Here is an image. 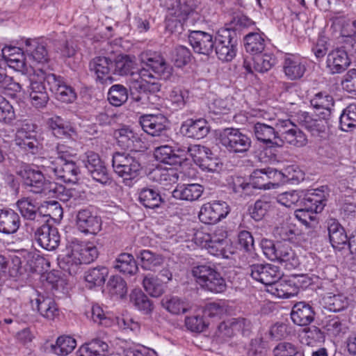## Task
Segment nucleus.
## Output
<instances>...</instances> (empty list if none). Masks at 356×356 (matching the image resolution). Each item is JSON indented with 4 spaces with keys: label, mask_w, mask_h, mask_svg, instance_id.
<instances>
[{
    "label": "nucleus",
    "mask_w": 356,
    "mask_h": 356,
    "mask_svg": "<svg viewBox=\"0 0 356 356\" xmlns=\"http://www.w3.org/2000/svg\"><path fill=\"white\" fill-rule=\"evenodd\" d=\"M143 66L137 74L134 72V61L129 56L120 55L112 60L113 74L120 76L131 74V87L139 92L155 93L161 90V84L156 79L167 80L172 74V67L160 53L151 50L140 54Z\"/></svg>",
    "instance_id": "1"
},
{
    "label": "nucleus",
    "mask_w": 356,
    "mask_h": 356,
    "mask_svg": "<svg viewBox=\"0 0 356 356\" xmlns=\"http://www.w3.org/2000/svg\"><path fill=\"white\" fill-rule=\"evenodd\" d=\"M191 273L196 283L205 291L220 293L227 289L225 278L216 266L211 262L200 263L193 266Z\"/></svg>",
    "instance_id": "2"
},
{
    "label": "nucleus",
    "mask_w": 356,
    "mask_h": 356,
    "mask_svg": "<svg viewBox=\"0 0 356 356\" xmlns=\"http://www.w3.org/2000/svg\"><path fill=\"white\" fill-rule=\"evenodd\" d=\"M16 173L21 178L25 188L33 193L50 197L56 188L55 182L47 179L40 170L29 164L23 163L18 168Z\"/></svg>",
    "instance_id": "3"
},
{
    "label": "nucleus",
    "mask_w": 356,
    "mask_h": 356,
    "mask_svg": "<svg viewBox=\"0 0 356 356\" xmlns=\"http://www.w3.org/2000/svg\"><path fill=\"white\" fill-rule=\"evenodd\" d=\"M261 248L268 259L277 261L286 268H295L300 264L299 259L289 243H274L271 240L264 238L261 241Z\"/></svg>",
    "instance_id": "4"
},
{
    "label": "nucleus",
    "mask_w": 356,
    "mask_h": 356,
    "mask_svg": "<svg viewBox=\"0 0 356 356\" xmlns=\"http://www.w3.org/2000/svg\"><path fill=\"white\" fill-rule=\"evenodd\" d=\"M219 144L229 154H246L252 146V140L241 129L227 127L219 131Z\"/></svg>",
    "instance_id": "5"
},
{
    "label": "nucleus",
    "mask_w": 356,
    "mask_h": 356,
    "mask_svg": "<svg viewBox=\"0 0 356 356\" xmlns=\"http://www.w3.org/2000/svg\"><path fill=\"white\" fill-rule=\"evenodd\" d=\"M238 38L232 28H220L215 35V51L219 60L228 62L233 60L238 50Z\"/></svg>",
    "instance_id": "6"
},
{
    "label": "nucleus",
    "mask_w": 356,
    "mask_h": 356,
    "mask_svg": "<svg viewBox=\"0 0 356 356\" xmlns=\"http://www.w3.org/2000/svg\"><path fill=\"white\" fill-rule=\"evenodd\" d=\"M127 152H115L112 156L113 171L124 180L136 178L142 169L140 159Z\"/></svg>",
    "instance_id": "7"
},
{
    "label": "nucleus",
    "mask_w": 356,
    "mask_h": 356,
    "mask_svg": "<svg viewBox=\"0 0 356 356\" xmlns=\"http://www.w3.org/2000/svg\"><path fill=\"white\" fill-rule=\"evenodd\" d=\"M16 205L25 221V227L27 232L33 230L34 227L44 220H49L50 215L43 214L38 204L34 203L29 197L18 200Z\"/></svg>",
    "instance_id": "8"
},
{
    "label": "nucleus",
    "mask_w": 356,
    "mask_h": 356,
    "mask_svg": "<svg viewBox=\"0 0 356 356\" xmlns=\"http://www.w3.org/2000/svg\"><path fill=\"white\" fill-rule=\"evenodd\" d=\"M49 221L44 220L29 232L34 234V239L40 247L47 250H54L59 245L60 234L57 228Z\"/></svg>",
    "instance_id": "9"
},
{
    "label": "nucleus",
    "mask_w": 356,
    "mask_h": 356,
    "mask_svg": "<svg viewBox=\"0 0 356 356\" xmlns=\"http://www.w3.org/2000/svg\"><path fill=\"white\" fill-rule=\"evenodd\" d=\"M44 80L47 81L49 90L55 95L56 98L64 103H72L76 99L74 89L68 85L65 79L54 74H45Z\"/></svg>",
    "instance_id": "10"
},
{
    "label": "nucleus",
    "mask_w": 356,
    "mask_h": 356,
    "mask_svg": "<svg viewBox=\"0 0 356 356\" xmlns=\"http://www.w3.org/2000/svg\"><path fill=\"white\" fill-rule=\"evenodd\" d=\"M248 273L254 280L265 285H269L270 289L282 275L278 266L270 264H252L248 268Z\"/></svg>",
    "instance_id": "11"
},
{
    "label": "nucleus",
    "mask_w": 356,
    "mask_h": 356,
    "mask_svg": "<svg viewBox=\"0 0 356 356\" xmlns=\"http://www.w3.org/2000/svg\"><path fill=\"white\" fill-rule=\"evenodd\" d=\"M230 212L228 204L224 201H213L204 204L198 217L204 224H215L225 218Z\"/></svg>",
    "instance_id": "12"
},
{
    "label": "nucleus",
    "mask_w": 356,
    "mask_h": 356,
    "mask_svg": "<svg viewBox=\"0 0 356 356\" xmlns=\"http://www.w3.org/2000/svg\"><path fill=\"white\" fill-rule=\"evenodd\" d=\"M143 130L152 136L167 138L168 120L163 115H144L139 118Z\"/></svg>",
    "instance_id": "13"
},
{
    "label": "nucleus",
    "mask_w": 356,
    "mask_h": 356,
    "mask_svg": "<svg viewBox=\"0 0 356 356\" xmlns=\"http://www.w3.org/2000/svg\"><path fill=\"white\" fill-rule=\"evenodd\" d=\"M112 60L107 56H96L89 63V70L96 76V81L108 84L113 81Z\"/></svg>",
    "instance_id": "14"
},
{
    "label": "nucleus",
    "mask_w": 356,
    "mask_h": 356,
    "mask_svg": "<svg viewBox=\"0 0 356 356\" xmlns=\"http://www.w3.org/2000/svg\"><path fill=\"white\" fill-rule=\"evenodd\" d=\"M48 168L58 179L65 183H76L79 179L80 169L73 160L63 162H51Z\"/></svg>",
    "instance_id": "15"
},
{
    "label": "nucleus",
    "mask_w": 356,
    "mask_h": 356,
    "mask_svg": "<svg viewBox=\"0 0 356 356\" xmlns=\"http://www.w3.org/2000/svg\"><path fill=\"white\" fill-rule=\"evenodd\" d=\"M328 237L332 247L336 251H341L346 248L349 236L344 227L335 218H328L326 222Z\"/></svg>",
    "instance_id": "16"
},
{
    "label": "nucleus",
    "mask_w": 356,
    "mask_h": 356,
    "mask_svg": "<svg viewBox=\"0 0 356 356\" xmlns=\"http://www.w3.org/2000/svg\"><path fill=\"white\" fill-rule=\"evenodd\" d=\"M76 224L78 229L84 234H97L102 229L101 218L89 209L77 212Z\"/></svg>",
    "instance_id": "17"
},
{
    "label": "nucleus",
    "mask_w": 356,
    "mask_h": 356,
    "mask_svg": "<svg viewBox=\"0 0 356 356\" xmlns=\"http://www.w3.org/2000/svg\"><path fill=\"white\" fill-rule=\"evenodd\" d=\"M45 75L42 76L34 75L30 79L29 85V97L31 104L37 108H42L46 106L49 97L47 91L45 83L47 81L44 80Z\"/></svg>",
    "instance_id": "18"
},
{
    "label": "nucleus",
    "mask_w": 356,
    "mask_h": 356,
    "mask_svg": "<svg viewBox=\"0 0 356 356\" xmlns=\"http://www.w3.org/2000/svg\"><path fill=\"white\" fill-rule=\"evenodd\" d=\"M188 41L195 53L205 56L211 55L215 47L213 35L202 31H191Z\"/></svg>",
    "instance_id": "19"
},
{
    "label": "nucleus",
    "mask_w": 356,
    "mask_h": 356,
    "mask_svg": "<svg viewBox=\"0 0 356 356\" xmlns=\"http://www.w3.org/2000/svg\"><path fill=\"white\" fill-rule=\"evenodd\" d=\"M68 250L72 252V254L80 259L82 264H90L94 261L99 255L97 247L92 243H86L76 238L72 239L68 245Z\"/></svg>",
    "instance_id": "20"
},
{
    "label": "nucleus",
    "mask_w": 356,
    "mask_h": 356,
    "mask_svg": "<svg viewBox=\"0 0 356 356\" xmlns=\"http://www.w3.org/2000/svg\"><path fill=\"white\" fill-rule=\"evenodd\" d=\"M31 303L33 308L35 307L39 314L48 320H54L59 316L58 306L51 297L37 292V297L32 299Z\"/></svg>",
    "instance_id": "21"
},
{
    "label": "nucleus",
    "mask_w": 356,
    "mask_h": 356,
    "mask_svg": "<svg viewBox=\"0 0 356 356\" xmlns=\"http://www.w3.org/2000/svg\"><path fill=\"white\" fill-rule=\"evenodd\" d=\"M187 152L192 157L193 161L204 170L209 172L216 170V163L211 162V150L204 145H192L187 148Z\"/></svg>",
    "instance_id": "22"
},
{
    "label": "nucleus",
    "mask_w": 356,
    "mask_h": 356,
    "mask_svg": "<svg viewBox=\"0 0 356 356\" xmlns=\"http://www.w3.org/2000/svg\"><path fill=\"white\" fill-rule=\"evenodd\" d=\"M253 133L256 139L270 147H282L278 142L279 134L275 128L271 125L261 122H257L253 126Z\"/></svg>",
    "instance_id": "23"
},
{
    "label": "nucleus",
    "mask_w": 356,
    "mask_h": 356,
    "mask_svg": "<svg viewBox=\"0 0 356 356\" xmlns=\"http://www.w3.org/2000/svg\"><path fill=\"white\" fill-rule=\"evenodd\" d=\"M283 70L285 76L289 80L300 79L307 70V61L295 55H287L284 60Z\"/></svg>",
    "instance_id": "24"
},
{
    "label": "nucleus",
    "mask_w": 356,
    "mask_h": 356,
    "mask_svg": "<svg viewBox=\"0 0 356 356\" xmlns=\"http://www.w3.org/2000/svg\"><path fill=\"white\" fill-rule=\"evenodd\" d=\"M326 64L331 74H340L349 67L350 60L343 47L336 48L327 54Z\"/></svg>",
    "instance_id": "25"
},
{
    "label": "nucleus",
    "mask_w": 356,
    "mask_h": 356,
    "mask_svg": "<svg viewBox=\"0 0 356 356\" xmlns=\"http://www.w3.org/2000/svg\"><path fill=\"white\" fill-rule=\"evenodd\" d=\"M181 134L191 138L200 140L204 138L209 132V127L206 120L188 119L181 126Z\"/></svg>",
    "instance_id": "26"
},
{
    "label": "nucleus",
    "mask_w": 356,
    "mask_h": 356,
    "mask_svg": "<svg viewBox=\"0 0 356 356\" xmlns=\"http://www.w3.org/2000/svg\"><path fill=\"white\" fill-rule=\"evenodd\" d=\"M21 226L20 216L13 209H0V233L10 235L17 232Z\"/></svg>",
    "instance_id": "27"
},
{
    "label": "nucleus",
    "mask_w": 356,
    "mask_h": 356,
    "mask_svg": "<svg viewBox=\"0 0 356 356\" xmlns=\"http://www.w3.org/2000/svg\"><path fill=\"white\" fill-rule=\"evenodd\" d=\"M327 17L331 22L330 29L333 33L342 37H350L354 35L350 20L343 12H330Z\"/></svg>",
    "instance_id": "28"
},
{
    "label": "nucleus",
    "mask_w": 356,
    "mask_h": 356,
    "mask_svg": "<svg viewBox=\"0 0 356 356\" xmlns=\"http://www.w3.org/2000/svg\"><path fill=\"white\" fill-rule=\"evenodd\" d=\"M315 312L313 307L305 302L295 304L291 312L292 321L299 326H306L314 320Z\"/></svg>",
    "instance_id": "29"
},
{
    "label": "nucleus",
    "mask_w": 356,
    "mask_h": 356,
    "mask_svg": "<svg viewBox=\"0 0 356 356\" xmlns=\"http://www.w3.org/2000/svg\"><path fill=\"white\" fill-rule=\"evenodd\" d=\"M350 316L346 313L338 315H330L326 317L324 327L327 332L333 336L345 334L349 329Z\"/></svg>",
    "instance_id": "30"
},
{
    "label": "nucleus",
    "mask_w": 356,
    "mask_h": 356,
    "mask_svg": "<svg viewBox=\"0 0 356 356\" xmlns=\"http://www.w3.org/2000/svg\"><path fill=\"white\" fill-rule=\"evenodd\" d=\"M24 51L30 59L38 63L48 60V51L46 44L38 39H26Z\"/></svg>",
    "instance_id": "31"
},
{
    "label": "nucleus",
    "mask_w": 356,
    "mask_h": 356,
    "mask_svg": "<svg viewBox=\"0 0 356 356\" xmlns=\"http://www.w3.org/2000/svg\"><path fill=\"white\" fill-rule=\"evenodd\" d=\"M204 191V187L198 184L178 185L172 192L177 200L193 202L198 200Z\"/></svg>",
    "instance_id": "32"
},
{
    "label": "nucleus",
    "mask_w": 356,
    "mask_h": 356,
    "mask_svg": "<svg viewBox=\"0 0 356 356\" xmlns=\"http://www.w3.org/2000/svg\"><path fill=\"white\" fill-rule=\"evenodd\" d=\"M300 204L310 211L318 213L323 210L326 204V198L323 191L316 189L306 193L301 199Z\"/></svg>",
    "instance_id": "33"
},
{
    "label": "nucleus",
    "mask_w": 356,
    "mask_h": 356,
    "mask_svg": "<svg viewBox=\"0 0 356 356\" xmlns=\"http://www.w3.org/2000/svg\"><path fill=\"white\" fill-rule=\"evenodd\" d=\"M244 47L247 53L253 56L264 52L266 46V36L263 33L250 32L243 38Z\"/></svg>",
    "instance_id": "34"
},
{
    "label": "nucleus",
    "mask_w": 356,
    "mask_h": 356,
    "mask_svg": "<svg viewBox=\"0 0 356 356\" xmlns=\"http://www.w3.org/2000/svg\"><path fill=\"white\" fill-rule=\"evenodd\" d=\"M8 49H2V56L6 60L8 66L23 74H30L32 69L26 64L24 53L20 51L9 53Z\"/></svg>",
    "instance_id": "35"
},
{
    "label": "nucleus",
    "mask_w": 356,
    "mask_h": 356,
    "mask_svg": "<svg viewBox=\"0 0 356 356\" xmlns=\"http://www.w3.org/2000/svg\"><path fill=\"white\" fill-rule=\"evenodd\" d=\"M138 200L143 207L149 209L158 208L165 202L157 189L147 187L140 189Z\"/></svg>",
    "instance_id": "36"
},
{
    "label": "nucleus",
    "mask_w": 356,
    "mask_h": 356,
    "mask_svg": "<svg viewBox=\"0 0 356 356\" xmlns=\"http://www.w3.org/2000/svg\"><path fill=\"white\" fill-rule=\"evenodd\" d=\"M113 267L124 275H132L137 273V263L131 254L121 253L113 261Z\"/></svg>",
    "instance_id": "37"
},
{
    "label": "nucleus",
    "mask_w": 356,
    "mask_h": 356,
    "mask_svg": "<svg viewBox=\"0 0 356 356\" xmlns=\"http://www.w3.org/2000/svg\"><path fill=\"white\" fill-rule=\"evenodd\" d=\"M108 344L99 339H94L82 345L78 350L79 356H106Z\"/></svg>",
    "instance_id": "38"
},
{
    "label": "nucleus",
    "mask_w": 356,
    "mask_h": 356,
    "mask_svg": "<svg viewBox=\"0 0 356 356\" xmlns=\"http://www.w3.org/2000/svg\"><path fill=\"white\" fill-rule=\"evenodd\" d=\"M310 104L316 109H323L322 118L327 119L331 115V108L334 106V101L332 95L323 91L315 94L310 100Z\"/></svg>",
    "instance_id": "39"
},
{
    "label": "nucleus",
    "mask_w": 356,
    "mask_h": 356,
    "mask_svg": "<svg viewBox=\"0 0 356 356\" xmlns=\"http://www.w3.org/2000/svg\"><path fill=\"white\" fill-rule=\"evenodd\" d=\"M137 259L140 261L143 269L151 271H155L156 268L161 266L164 261L161 254L148 250L140 251L137 254Z\"/></svg>",
    "instance_id": "40"
},
{
    "label": "nucleus",
    "mask_w": 356,
    "mask_h": 356,
    "mask_svg": "<svg viewBox=\"0 0 356 356\" xmlns=\"http://www.w3.org/2000/svg\"><path fill=\"white\" fill-rule=\"evenodd\" d=\"M47 124L51 130L54 136L58 138L66 139L72 136L74 130L70 125L67 124L63 118L59 116H54L47 121Z\"/></svg>",
    "instance_id": "41"
},
{
    "label": "nucleus",
    "mask_w": 356,
    "mask_h": 356,
    "mask_svg": "<svg viewBox=\"0 0 356 356\" xmlns=\"http://www.w3.org/2000/svg\"><path fill=\"white\" fill-rule=\"evenodd\" d=\"M209 252L216 257H221L222 258H229L232 252L229 250L231 246L229 241L225 238H218L213 236L209 243L204 244Z\"/></svg>",
    "instance_id": "42"
},
{
    "label": "nucleus",
    "mask_w": 356,
    "mask_h": 356,
    "mask_svg": "<svg viewBox=\"0 0 356 356\" xmlns=\"http://www.w3.org/2000/svg\"><path fill=\"white\" fill-rule=\"evenodd\" d=\"M292 282H293L292 277L288 280H279L268 291L278 298H289L298 293V289L292 284Z\"/></svg>",
    "instance_id": "43"
},
{
    "label": "nucleus",
    "mask_w": 356,
    "mask_h": 356,
    "mask_svg": "<svg viewBox=\"0 0 356 356\" xmlns=\"http://www.w3.org/2000/svg\"><path fill=\"white\" fill-rule=\"evenodd\" d=\"M143 286L145 291L154 298H159L165 292L164 282L152 274H148L144 277Z\"/></svg>",
    "instance_id": "44"
},
{
    "label": "nucleus",
    "mask_w": 356,
    "mask_h": 356,
    "mask_svg": "<svg viewBox=\"0 0 356 356\" xmlns=\"http://www.w3.org/2000/svg\"><path fill=\"white\" fill-rule=\"evenodd\" d=\"M58 265L63 271L70 275H74L79 273L81 263L80 259H78L75 254H72V252L68 250L67 245V253L62 258L58 259Z\"/></svg>",
    "instance_id": "45"
},
{
    "label": "nucleus",
    "mask_w": 356,
    "mask_h": 356,
    "mask_svg": "<svg viewBox=\"0 0 356 356\" xmlns=\"http://www.w3.org/2000/svg\"><path fill=\"white\" fill-rule=\"evenodd\" d=\"M154 154L158 161L170 165L180 163L182 160L170 145H161L155 148Z\"/></svg>",
    "instance_id": "46"
},
{
    "label": "nucleus",
    "mask_w": 356,
    "mask_h": 356,
    "mask_svg": "<svg viewBox=\"0 0 356 356\" xmlns=\"http://www.w3.org/2000/svg\"><path fill=\"white\" fill-rule=\"evenodd\" d=\"M161 305L168 312L175 315L184 314L189 309L188 302L177 296L164 297Z\"/></svg>",
    "instance_id": "47"
},
{
    "label": "nucleus",
    "mask_w": 356,
    "mask_h": 356,
    "mask_svg": "<svg viewBox=\"0 0 356 356\" xmlns=\"http://www.w3.org/2000/svg\"><path fill=\"white\" fill-rule=\"evenodd\" d=\"M324 307L333 312H339L348 306L346 297L342 294H326L323 298Z\"/></svg>",
    "instance_id": "48"
},
{
    "label": "nucleus",
    "mask_w": 356,
    "mask_h": 356,
    "mask_svg": "<svg viewBox=\"0 0 356 356\" xmlns=\"http://www.w3.org/2000/svg\"><path fill=\"white\" fill-rule=\"evenodd\" d=\"M87 170L95 181L103 186H111L113 182V179L104 162L93 167L89 166Z\"/></svg>",
    "instance_id": "49"
},
{
    "label": "nucleus",
    "mask_w": 356,
    "mask_h": 356,
    "mask_svg": "<svg viewBox=\"0 0 356 356\" xmlns=\"http://www.w3.org/2000/svg\"><path fill=\"white\" fill-rule=\"evenodd\" d=\"M108 275V269L105 266H98L90 268L85 273V280L90 284V287L100 286L106 281Z\"/></svg>",
    "instance_id": "50"
},
{
    "label": "nucleus",
    "mask_w": 356,
    "mask_h": 356,
    "mask_svg": "<svg viewBox=\"0 0 356 356\" xmlns=\"http://www.w3.org/2000/svg\"><path fill=\"white\" fill-rule=\"evenodd\" d=\"M341 129L348 131L356 128V103L350 104L342 111L339 118Z\"/></svg>",
    "instance_id": "51"
},
{
    "label": "nucleus",
    "mask_w": 356,
    "mask_h": 356,
    "mask_svg": "<svg viewBox=\"0 0 356 356\" xmlns=\"http://www.w3.org/2000/svg\"><path fill=\"white\" fill-rule=\"evenodd\" d=\"M108 100L111 104L120 106L128 99V90L123 85H113L108 92Z\"/></svg>",
    "instance_id": "52"
},
{
    "label": "nucleus",
    "mask_w": 356,
    "mask_h": 356,
    "mask_svg": "<svg viewBox=\"0 0 356 356\" xmlns=\"http://www.w3.org/2000/svg\"><path fill=\"white\" fill-rule=\"evenodd\" d=\"M107 289L109 293L117 298H124L127 293V283L119 275H113L110 277L107 283Z\"/></svg>",
    "instance_id": "53"
},
{
    "label": "nucleus",
    "mask_w": 356,
    "mask_h": 356,
    "mask_svg": "<svg viewBox=\"0 0 356 356\" xmlns=\"http://www.w3.org/2000/svg\"><path fill=\"white\" fill-rule=\"evenodd\" d=\"M253 177L256 178H262L270 181L273 186H278L283 184V177L282 170H277L274 168H266L263 169H257L253 171Z\"/></svg>",
    "instance_id": "54"
},
{
    "label": "nucleus",
    "mask_w": 356,
    "mask_h": 356,
    "mask_svg": "<svg viewBox=\"0 0 356 356\" xmlns=\"http://www.w3.org/2000/svg\"><path fill=\"white\" fill-rule=\"evenodd\" d=\"M76 340L70 336L59 337L54 345H52L54 353L58 355H67L76 347Z\"/></svg>",
    "instance_id": "55"
},
{
    "label": "nucleus",
    "mask_w": 356,
    "mask_h": 356,
    "mask_svg": "<svg viewBox=\"0 0 356 356\" xmlns=\"http://www.w3.org/2000/svg\"><path fill=\"white\" fill-rule=\"evenodd\" d=\"M254 69L255 72L264 73L272 68L275 65V59L270 54H260L254 56Z\"/></svg>",
    "instance_id": "56"
},
{
    "label": "nucleus",
    "mask_w": 356,
    "mask_h": 356,
    "mask_svg": "<svg viewBox=\"0 0 356 356\" xmlns=\"http://www.w3.org/2000/svg\"><path fill=\"white\" fill-rule=\"evenodd\" d=\"M274 356H305L300 348L289 342H280L273 349Z\"/></svg>",
    "instance_id": "57"
},
{
    "label": "nucleus",
    "mask_w": 356,
    "mask_h": 356,
    "mask_svg": "<svg viewBox=\"0 0 356 356\" xmlns=\"http://www.w3.org/2000/svg\"><path fill=\"white\" fill-rule=\"evenodd\" d=\"M131 300L140 311L147 314L153 310V304L149 298L142 291H134L130 296Z\"/></svg>",
    "instance_id": "58"
},
{
    "label": "nucleus",
    "mask_w": 356,
    "mask_h": 356,
    "mask_svg": "<svg viewBox=\"0 0 356 356\" xmlns=\"http://www.w3.org/2000/svg\"><path fill=\"white\" fill-rule=\"evenodd\" d=\"M278 142L282 144V146L284 142H285L291 145L301 147L306 145L307 139L305 134L297 126L294 130L291 131L284 138H279Z\"/></svg>",
    "instance_id": "59"
},
{
    "label": "nucleus",
    "mask_w": 356,
    "mask_h": 356,
    "mask_svg": "<svg viewBox=\"0 0 356 356\" xmlns=\"http://www.w3.org/2000/svg\"><path fill=\"white\" fill-rule=\"evenodd\" d=\"M152 174L156 181L165 186L176 183L179 179L178 174L173 169H156Z\"/></svg>",
    "instance_id": "60"
},
{
    "label": "nucleus",
    "mask_w": 356,
    "mask_h": 356,
    "mask_svg": "<svg viewBox=\"0 0 356 356\" xmlns=\"http://www.w3.org/2000/svg\"><path fill=\"white\" fill-rule=\"evenodd\" d=\"M270 207L271 203L266 198L259 199L250 209V216L254 220L259 221L263 219Z\"/></svg>",
    "instance_id": "61"
},
{
    "label": "nucleus",
    "mask_w": 356,
    "mask_h": 356,
    "mask_svg": "<svg viewBox=\"0 0 356 356\" xmlns=\"http://www.w3.org/2000/svg\"><path fill=\"white\" fill-rule=\"evenodd\" d=\"M115 136L122 146L129 148L134 145L138 137L136 134L129 127H124L115 131Z\"/></svg>",
    "instance_id": "62"
},
{
    "label": "nucleus",
    "mask_w": 356,
    "mask_h": 356,
    "mask_svg": "<svg viewBox=\"0 0 356 356\" xmlns=\"http://www.w3.org/2000/svg\"><path fill=\"white\" fill-rule=\"evenodd\" d=\"M324 337L323 332L318 327L312 326L304 330L302 343L313 346L314 343L323 341Z\"/></svg>",
    "instance_id": "63"
},
{
    "label": "nucleus",
    "mask_w": 356,
    "mask_h": 356,
    "mask_svg": "<svg viewBox=\"0 0 356 356\" xmlns=\"http://www.w3.org/2000/svg\"><path fill=\"white\" fill-rule=\"evenodd\" d=\"M55 188L50 197L56 196L60 201L67 202L76 200L79 196V192L75 188H67L61 185L57 186L56 184Z\"/></svg>",
    "instance_id": "64"
}]
</instances>
